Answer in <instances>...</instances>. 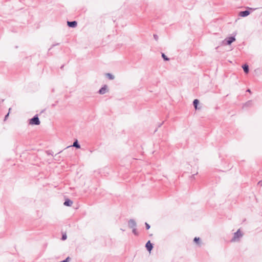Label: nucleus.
I'll return each instance as SVG.
<instances>
[{"label": "nucleus", "mask_w": 262, "mask_h": 262, "mask_svg": "<svg viewBox=\"0 0 262 262\" xmlns=\"http://www.w3.org/2000/svg\"><path fill=\"white\" fill-rule=\"evenodd\" d=\"M243 236L240 229H238L236 232L234 233L233 237L231 239L232 242H235Z\"/></svg>", "instance_id": "f257e3e1"}, {"label": "nucleus", "mask_w": 262, "mask_h": 262, "mask_svg": "<svg viewBox=\"0 0 262 262\" xmlns=\"http://www.w3.org/2000/svg\"><path fill=\"white\" fill-rule=\"evenodd\" d=\"M29 124L31 125H39L40 121L38 116H34L33 118L29 120Z\"/></svg>", "instance_id": "f03ea898"}, {"label": "nucleus", "mask_w": 262, "mask_h": 262, "mask_svg": "<svg viewBox=\"0 0 262 262\" xmlns=\"http://www.w3.org/2000/svg\"><path fill=\"white\" fill-rule=\"evenodd\" d=\"M235 40V38L233 36L227 37L223 41V43L226 45H230Z\"/></svg>", "instance_id": "7ed1b4c3"}, {"label": "nucleus", "mask_w": 262, "mask_h": 262, "mask_svg": "<svg viewBox=\"0 0 262 262\" xmlns=\"http://www.w3.org/2000/svg\"><path fill=\"white\" fill-rule=\"evenodd\" d=\"M109 89L108 86L106 84H104L102 87L99 90L98 93L100 95H103L108 92Z\"/></svg>", "instance_id": "20e7f679"}, {"label": "nucleus", "mask_w": 262, "mask_h": 262, "mask_svg": "<svg viewBox=\"0 0 262 262\" xmlns=\"http://www.w3.org/2000/svg\"><path fill=\"white\" fill-rule=\"evenodd\" d=\"M253 105L252 100H248L243 104L242 108L243 110H247L250 107H251Z\"/></svg>", "instance_id": "39448f33"}, {"label": "nucleus", "mask_w": 262, "mask_h": 262, "mask_svg": "<svg viewBox=\"0 0 262 262\" xmlns=\"http://www.w3.org/2000/svg\"><path fill=\"white\" fill-rule=\"evenodd\" d=\"M136 222L133 220L130 219L128 221V227L130 228H134L136 227Z\"/></svg>", "instance_id": "423d86ee"}, {"label": "nucleus", "mask_w": 262, "mask_h": 262, "mask_svg": "<svg viewBox=\"0 0 262 262\" xmlns=\"http://www.w3.org/2000/svg\"><path fill=\"white\" fill-rule=\"evenodd\" d=\"M145 247L149 252H150L153 248L152 244L150 243L149 241L146 243Z\"/></svg>", "instance_id": "0eeeda50"}, {"label": "nucleus", "mask_w": 262, "mask_h": 262, "mask_svg": "<svg viewBox=\"0 0 262 262\" xmlns=\"http://www.w3.org/2000/svg\"><path fill=\"white\" fill-rule=\"evenodd\" d=\"M67 23L68 26L71 28H74L77 25V23L76 21H68Z\"/></svg>", "instance_id": "6e6552de"}, {"label": "nucleus", "mask_w": 262, "mask_h": 262, "mask_svg": "<svg viewBox=\"0 0 262 262\" xmlns=\"http://www.w3.org/2000/svg\"><path fill=\"white\" fill-rule=\"evenodd\" d=\"M250 14V12L248 10L241 11L239 13V15L242 17L247 16Z\"/></svg>", "instance_id": "1a4fd4ad"}, {"label": "nucleus", "mask_w": 262, "mask_h": 262, "mask_svg": "<svg viewBox=\"0 0 262 262\" xmlns=\"http://www.w3.org/2000/svg\"><path fill=\"white\" fill-rule=\"evenodd\" d=\"M242 68L244 70V71L245 73L247 74L249 73V66L247 64H245L242 66Z\"/></svg>", "instance_id": "9d476101"}, {"label": "nucleus", "mask_w": 262, "mask_h": 262, "mask_svg": "<svg viewBox=\"0 0 262 262\" xmlns=\"http://www.w3.org/2000/svg\"><path fill=\"white\" fill-rule=\"evenodd\" d=\"M73 202L69 199L66 200V201L64 202V205L67 206H71Z\"/></svg>", "instance_id": "9b49d317"}, {"label": "nucleus", "mask_w": 262, "mask_h": 262, "mask_svg": "<svg viewBox=\"0 0 262 262\" xmlns=\"http://www.w3.org/2000/svg\"><path fill=\"white\" fill-rule=\"evenodd\" d=\"M199 103V101L198 99H194L193 102V106L195 110L199 109V108L198 107V105Z\"/></svg>", "instance_id": "f8f14e48"}, {"label": "nucleus", "mask_w": 262, "mask_h": 262, "mask_svg": "<svg viewBox=\"0 0 262 262\" xmlns=\"http://www.w3.org/2000/svg\"><path fill=\"white\" fill-rule=\"evenodd\" d=\"M105 76L110 80H113L115 78V76L113 74H112L111 73H106V74H105Z\"/></svg>", "instance_id": "ddd939ff"}, {"label": "nucleus", "mask_w": 262, "mask_h": 262, "mask_svg": "<svg viewBox=\"0 0 262 262\" xmlns=\"http://www.w3.org/2000/svg\"><path fill=\"white\" fill-rule=\"evenodd\" d=\"M72 146L75 147H76L77 148H80V145L78 143V141L77 140L74 142Z\"/></svg>", "instance_id": "4468645a"}, {"label": "nucleus", "mask_w": 262, "mask_h": 262, "mask_svg": "<svg viewBox=\"0 0 262 262\" xmlns=\"http://www.w3.org/2000/svg\"><path fill=\"white\" fill-rule=\"evenodd\" d=\"M193 241L195 243H196L197 244H198L199 245H200L201 241H200V238L199 237H194Z\"/></svg>", "instance_id": "2eb2a0df"}, {"label": "nucleus", "mask_w": 262, "mask_h": 262, "mask_svg": "<svg viewBox=\"0 0 262 262\" xmlns=\"http://www.w3.org/2000/svg\"><path fill=\"white\" fill-rule=\"evenodd\" d=\"M162 57L165 61H168L169 60V59L164 53L162 54Z\"/></svg>", "instance_id": "dca6fc26"}, {"label": "nucleus", "mask_w": 262, "mask_h": 262, "mask_svg": "<svg viewBox=\"0 0 262 262\" xmlns=\"http://www.w3.org/2000/svg\"><path fill=\"white\" fill-rule=\"evenodd\" d=\"M133 233L136 235H138L136 227L133 228Z\"/></svg>", "instance_id": "f3484780"}, {"label": "nucleus", "mask_w": 262, "mask_h": 262, "mask_svg": "<svg viewBox=\"0 0 262 262\" xmlns=\"http://www.w3.org/2000/svg\"><path fill=\"white\" fill-rule=\"evenodd\" d=\"M70 259V258L69 257H68L66 259H64L62 261H59V262H68Z\"/></svg>", "instance_id": "a211bd4d"}, {"label": "nucleus", "mask_w": 262, "mask_h": 262, "mask_svg": "<svg viewBox=\"0 0 262 262\" xmlns=\"http://www.w3.org/2000/svg\"><path fill=\"white\" fill-rule=\"evenodd\" d=\"M145 226L147 230H148L150 228V225L147 223H145Z\"/></svg>", "instance_id": "6ab92c4d"}, {"label": "nucleus", "mask_w": 262, "mask_h": 262, "mask_svg": "<svg viewBox=\"0 0 262 262\" xmlns=\"http://www.w3.org/2000/svg\"><path fill=\"white\" fill-rule=\"evenodd\" d=\"M67 237L66 234H63V235H62V240H65V239H67Z\"/></svg>", "instance_id": "aec40b11"}, {"label": "nucleus", "mask_w": 262, "mask_h": 262, "mask_svg": "<svg viewBox=\"0 0 262 262\" xmlns=\"http://www.w3.org/2000/svg\"><path fill=\"white\" fill-rule=\"evenodd\" d=\"M258 184L260 185V186H262V181H260L258 182Z\"/></svg>", "instance_id": "412c9836"}, {"label": "nucleus", "mask_w": 262, "mask_h": 262, "mask_svg": "<svg viewBox=\"0 0 262 262\" xmlns=\"http://www.w3.org/2000/svg\"><path fill=\"white\" fill-rule=\"evenodd\" d=\"M154 38L157 40V38H158V36H157V35H154Z\"/></svg>", "instance_id": "4be33fe9"}, {"label": "nucleus", "mask_w": 262, "mask_h": 262, "mask_svg": "<svg viewBox=\"0 0 262 262\" xmlns=\"http://www.w3.org/2000/svg\"><path fill=\"white\" fill-rule=\"evenodd\" d=\"M9 116H5V119H4V121H6L8 118Z\"/></svg>", "instance_id": "5701e85b"}, {"label": "nucleus", "mask_w": 262, "mask_h": 262, "mask_svg": "<svg viewBox=\"0 0 262 262\" xmlns=\"http://www.w3.org/2000/svg\"><path fill=\"white\" fill-rule=\"evenodd\" d=\"M10 113V108H9V112L7 113V115H9Z\"/></svg>", "instance_id": "b1692460"}, {"label": "nucleus", "mask_w": 262, "mask_h": 262, "mask_svg": "<svg viewBox=\"0 0 262 262\" xmlns=\"http://www.w3.org/2000/svg\"><path fill=\"white\" fill-rule=\"evenodd\" d=\"M247 92H249V93H251V91H250V89H248V90H247Z\"/></svg>", "instance_id": "393cba45"}, {"label": "nucleus", "mask_w": 262, "mask_h": 262, "mask_svg": "<svg viewBox=\"0 0 262 262\" xmlns=\"http://www.w3.org/2000/svg\"><path fill=\"white\" fill-rule=\"evenodd\" d=\"M43 112H44V110H43V111H42L41 112H40V113H43Z\"/></svg>", "instance_id": "a878e982"}]
</instances>
